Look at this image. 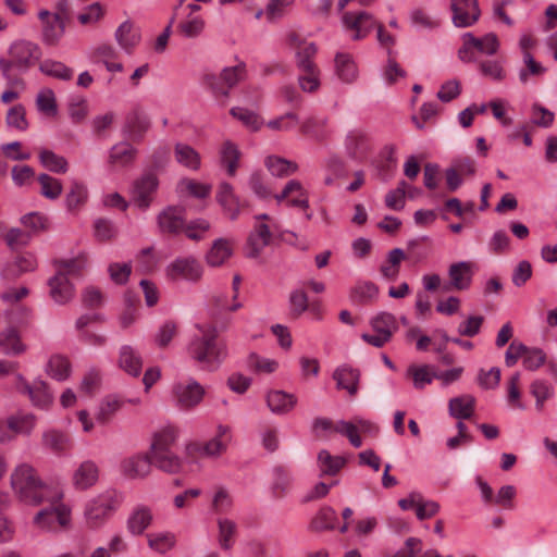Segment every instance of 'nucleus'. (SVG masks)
<instances>
[{
    "instance_id": "3",
    "label": "nucleus",
    "mask_w": 557,
    "mask_h": 557,
    "mask_svg": "<svg viewBox=\"0 0 557 557\" xmlns=\"http://www.w3.org/2000/svg\"><path fill=\"white\" fill-rule=\"evenodd\" d=\"M62 494L58 491L49 494L45 502L50 505L41 509L34 518V523L45 531H57L70 523V509L60 504Z\"/></svg>"
},
{
    "instance_id": "28",
    "label": "nucleus",
    "mask_w": 557,
    "mask_h": 557,
    "mask_svg": "<svg viewBox=\"0 0 557 557\" xmlns=\"http://www.w3.org/2000/svg\"><path fill=\"white\" fill-rule=\"evenodd\" d=\"M347 154L354 160H362L369 151V140L367 135L359 131L350 132L345 140Z\"/></svg>"
},
{
    "instance_id": "5",
    "label": "nucleus",
    "mask_w": 557,
    "mask_h": 557,
    "mask_svg": "<svg viewBox=\"0 0 557 557\" xmlns=\"http://www.w3.org/2000/svg\"><path fill=\"white\" fill-rule=\"evenodd\" d=\"M202 273V265L193 256L176 258L165 268V276L172 282L184 280L195 283L201 278Z\"/></svg>"
},
{
    "instance_id": "7",
    "label": "nucleus",
    "mask_w": 557,
    "mask_h": 557,
    "mask_svg": "<svg viewBox=\"0 0 557 557\" xmlns=\"http://www.w3.org/2000/svg\"><path fill=\"white\" fill-rule=\"evenodd\" d=\"M453 23L456 27H469L475 24L481 15L478 0H451Z\"/></svg>"
},
{
    "instance_id": "48",
    "label": "nucleus",
    "mask_w": 557,
    "mask_h": 557,
    "mask_svg": "<svg viewBox=\"0 0 557 557\" xmlns=\"http://www.w3.org/2000/svg\"><path fill=\"white\" fill-rule=\"evenodd\" d=\"M265 166L276 177L288 176L298 170V165L295 162L273 156L267 158Z\"/></svg>"
},
{
    "instance_id": "26",
    "label": "nucleus",
    "mask_w": 557,
    "mask_h": 557,
    "mask_svg": "<svg viewBox=\"0 0 557 557\" xmlns=\"http://www.w3.org/2000/svg\"><path fill=\"white\" fill-rule=\"evenodd\" d=\"M99 478V468L92 460L83 461L74 471L73 483L78 490L92 486Z\"/></svg>"
},
{
    "instance_id": "59",
    "label": "nucleus",
    "mask_w": 557,
    "mask_h": 557,
    "mask_svg": "<svg viewBox=\"0 0 557 557\" xmlns=\"http://www.w3.org/2000/svg\"><path fill=\"white\" fill-rule=\"evenodd\" d=\"M177 187L180 190H185L190 196L199 199L208 197L211 191V185L199 183L190 178H184L180 181Z\"/></svg>"
},
{
    "instance_id": "54",
    "label": "nucleus",
    "mask_w": 557,
    "mask_h": 557,
    "mask_svg": "<svg viewBox=\"0 0 557 557\" xmlns=\"http://www.w3.org/2000/svg\"><path fill=\"white\" fill-rule=\"evenodd\" d=\"M371 326L375 333L385 335L388 333V337L392 338L393 333L397 331L398 325L396 318L388 312H381L371 320Z\"/></svg>"
},
{
    "instance_id": "16",
    "label": "nucleus",
    "mask_w": 557,
    "mask_h": 557,
    "mask_svg": "<svg viewBox=\"0 0 557 557\" xmlns=\"http://www.w3.org/2000/svg\"><path fill=\"white\" fill-rule=\"evenodd\" d=\"M49 296L58 305H65L70 302L75 295L74 285L69 277L62 275L61 272L48 280Z\"/></svg>"
},
{
    "instance_id": "23",
    "label": "nucleus",
    "mask_w": 557,
    "mask_h": 557,
    "mask_svg": "<svg viewBox=\"0 0 557 557\" xmlns=\"http://www.w3.org/2000/svg\"><path fill=\"white\" fill-rule=\"evenodd\" d=\"M267 405L275 414H286L297 405V397L284 391H271L267 394Z\"/></svg>"
},
{
    "instance_id": "57",
    "label": "nucleus",
    "mask_w": 557,
    "mask_h": 557,
    "mask_svg": "<svg viewBox=\"0 0 557 557\" xmlns=\"http://www.w3.org/2000/svg\"><path fill=\"white\" fill-rule=\"evenodd\" d=\"M240 152L235 145L226 141L221 151V161L226 166L227 174L234 176L238 166Z\"/></svg>"
},
{
    "instance_id": "21",
    "label": "nucleus",
    "mask_w": 557,
    "mask_h": 557,
    "mask_svg": "<svg viewBox=\"0 0 557 557\" xmlns=\"http://www.w3.org/2000/svg\"><path fill=\"white\" fill-rule=\"evenodd\" d=\"M246 76V64L244 62H239L234 66L224 67L220 74V81L223 85L226 86L224 89L222 86L218 84L211 83L212 88L215 91L221 92L223 96H228V90L235 87L239 82H242Z\"/></svg>"
},
{
    "instance_id": "10",
    "label": "nucleus",
    "mask_w": 557,
    "mask_h": 557,
    "mask_svg": "<svg viewBox=\"0 0 557 557\" xmlns=\"http://www.w3.org/2000/svg\"><path fill=\"white\" fill-rule=\"evenodd\" d=\"M16 388L20 393L28 395L33 405L39 408H48L53 401V395L49 392L44 381H34L28 384L21 374L17 375Z\"/></svg>"
},
{
    "instance_id": "39",
    "label": "nucleus",
    "mask_w": 557,
    "mask_h": 557,
    "mask_svg": "<svg viewBox=\"0 0 557 557\" xmlns=\"http://www.w3.org/2000/svg\"><path fill=\"white\" fill-rule=\"evenodd\" d=\"M346 460L343 457H334L326 449H322L318 454V465L320 476L336 475L345 466Z\"/></svg>"
},
{
    "instance_id": "47",
    "label": "nucleus",
    "mask_w": 557,
    "mask_h": 557,
    "mask_svg": "<svg viewBox=\"0 0 557 557\" xmlns=\"http://www.w3.org/2000/svg\"><path fill=\"white\" fill-rule=\"evenodd\" d=\"M44 446L54 454H61L71 446L70 438L59 431H47L42 435Z\"/></svg>"
},
{
    "instance_id": "58",
    "label": "nucleus",
    "mask_w": 557,
    "mask_h": 557,
    "mask_svg": "<svg viewBox=\"0 0 557 557\" xmlns=\"http://www.w3.org/2000/svg\"><path fill=\"white\" fill-rule=\"evenodd\" d=\"M121 406L122 403L117 398L108 396L101 403L96 414V420L101 424H107L109 421H111L112 417L117 412Z\"/></svg>"
},
{
    "instance_id": "36",
    "label": "nucleus",
    "mask_w": 557,
    "mask_h": 557,
    "mask_svg": "<svg viewBox=\"0 0 557 557\" xmlns=\"http://www.w3.org/2000/svg\"><path fill=\"white\" fill-rule=\"evenodd\" d=\"M434 373L429 364H410L406 370V376L412 380L416 389H423L431 384L435 379Z\"/></svg>"
},
{
    "instance_id": "64",
    "label": "nucleus",
    "mask_w": 557,
    "mask_h": 557,
    "mask_svg": "<svg viewBox=\"0 0 557 557\" xmlns=\"http://www.w3.org/2000/svg\"><path fill=\"white\" fill-rule=\"evenodd\" d=\"M180 32L187 38L198 37L205 29V21L200 16H189L178 24Z\"/></svg>"
},
{
    "instance_id": "51",
    "label": "nucleus",
    "mask_w": 557,
    "mask_h": 557,
    "mask_svg": "<svg viewBox=\"0 0 557 557\" xmlns=\"http://www.w3.org/2000/svg\"><path fill=\"white\" fill-rule=\"evenodd\" d=\"M47 371L58 381H64L70 376L71 363L65 356L54 355L49 359Z\"/></svg>"
},
{
    "instance_id": "33",
    "label": "nucleus",
    "mask_w": 557,
    "mask_h": 557,
    "mask_svg": "<svg viewBox=\"0 0 557 557\" xmlns=\"http://www.w3.org/2000/svg\"><path fill=\"white\" fill-rule=\"evenodd\" d=\"M37 268V260L32 253H24L7 265L3 275L8 278L18 277L26 272H32Z\"/></svg>"
},
{
    "instance_id": "22",
    "label": "nucleus",
    "mask_w": 557,
    "mask_h": 557,
    "mask_svg": "<svg viewBox=\"0 0 557 557\" xmlns=\"http://www.w3.org/2000/svg\"><path fill=\"white\" fill-rule=\"evenodd\" d=\"M141 35L138 27L131 21L123 22L115 30V40L126 52L132 53L135 47L140 42Z\"/></svg>"
},
{
    "instance_id": "62",
    "label": "nucleus",
    "mask_w": 557,
    "mask_h": 557,
    "mask_svg": "<svg viewBox=\"0 0 557 557\" xmlns=\"http://www.w3.org/2000/svg\"><path fill=\"white\" fill-rule=\"evenodd\" d=\"M35 425V417L30 413L17 414L8 420V426L21 434H29Z\"/></svg>"
},
{
    "instance_id": "52",
    "label": "nucleus",
    "mask_w": 557,
    "mask_h": 557,
    "mask_svg": "<svg viewBox=\"0 0 557 557\" xmlns=\"http://www.w3.org/2000/svg\"><path fill=\"white\" fill-rule=\"evenodd\" d=\"M377 294V285L372 282H361L351 288L350 299L356 304H367L376 298Z\"/></svg>"
},
{
    "instance_id": "42",
    "label": "nucleus",
    "mask_w": 557,
    "mask_h": 557,
    "mask_svg": "<svg viewBox=\"0 0 557 557\" xmlns=\"http://www.w3.org/2000/svg\"><path fill=\"white\" fill-rule=\"evenodd\" d=\"M337 520L336 511L325 506L319 510L315 517L311 520L309 529L313 532H322L325 530H333Z\"/></svg>"
},
{
    "instance_id": "20",
    "label": "nucleus",
    "mask_w": 557,
    "mask_h": 557,
    "mask_svg": "<svg viewBox=\"0 0 557 557\" xmlns=\"http://www.w3.org/2000/svg\"><path fill=\"white\" fill-rule=\"evenodd\" d=\"M335 74L345 84H352L358 77V67L351 54L337 52L334 58Z\"/></svg>"
},
{
    "instance_id": "34",
    "label": "nucleus",
    "mask_w": 557,
    "mask_h": 557,
    "mask_svg": "<svg viewBox=\"0 0 557 557\" xmlns=\"http://www.w3.org/2000/svg\"><path fill=\"white\" fill-rule=\"evenodd\" d=\"M152 518L148 507L138 506L127 520V529L132 534L139 535L150 525Z\"/></svg>"
},
{
    "instance_id": "4",
    "label": "nucleus",
    "mask_w": 557,
    "mask_h": 557,
    "mask_svg": "<svg viewBox=\"0 0 557 557\" xmlns=\"http://www.w3.org/2000/svg\"><path fill=\"white\" fill-rule=\"evenodd\" d=\"M231 429L227 425L220 424L216 428V434L208 442H190L186 445V455L190 458L208 457L218 458L224 454L231 443Z\"/></svg>"
},
{
    "instance_id": "49",
    "label": "nucleus",
    "mask_w": 557,
    "mask_h": 557,
    "mask_svg": "<svg viewBox=\"0 0 557 557\" xmlns=\"http://www.w3.org/2000/svg\"><path fill=\"white\" fill-rule=\"evenodd\" d=\"M39 70L48 76L61 79L70 81L73 77V70L66 66L64 63L55 60H45L40 63Z\"/></svg>"
},
{
    "instance_id": "50",
    "label": "nucleus",
    "mask_w": 557,
    "mask_h": 557,
    "mask_svg": "<svg viewBox=\"0 0 557 557\" xmlns=\"http://www.w3.org/2000/svg\"><path fill=\"white\" fill-rule=\"evenodd\" d=\"M326 124L325 117H309L301 124L300 131L304 135L321 141L327 136Z\"/></svg>"
},
{
    "instance_id": "24",
    "label": "nucleus",
    "mask_w": 557,
    "mask_h": 557,
    "mask_svg": "<svg viewBox=\"0 0 557 557\" xmlns=\"http://www.w3.org/2000/svg\"><path fill=\"white\" fill-rule=\"evenodd\" d=\"M216 200L222 206L224 213L231 220H236L240 212V203L238 197L234 194V189L228 183H221L216 193Z\"/></svg>"
},
{
    "instance_id": "35",
    "label": "nucleus",
    "mask_w": 557,
    "mask_h": 557,
    "mask_svg": "<svg viewBox=\"0 0 557 557\" xmlns=\"http://www.w3.org/2000/svg\"><path fill=\"white\" fill-rule=\"evenodd\" d=\"M65 32V22L61 14L55 13V17L42 24V41L49 46H55Z\"/></svg>"
},
{
    "instance_id": "32",
    "label": "nucleus",
    "mask_w": 557,
    "mask_h": 557,
    "mask_svg": "<svg viewBox=\"0 0 557 557\" xmlns=\"http://www.w3.org/2000/svg\"><path fill=\"white\" fill-rule=\"evenodd\" d=\"M333 379L336 381L338 388L346 389L349 395H356L358 392V383L360 372L348 367H341L335 370Z\"/></svg>"
},
{
    "instance_id": "61",
    "label": "nucleus",
    "mask_w": 557,
    "mask_h": 557,
    "mask_svg": "<svg viewBox=\"0 0 557 557\" xmlns=\"http://www.w3.org/2000/svg\"><path fill=\"white\" fill-rule=\"evenodd\" d=\"M335 432L346 436L355 448H359L362 445L357 423L341 420L335 425Z\"/></svg>"
},
{
    "instance_id": "45",
    "label": "nucleus",
    "mask_w": 557,
    "mask_h": 557,
    "mask_svg": "<svg viewBox=\"0 0 557 557\" xmlns=\"http://www.w3.org/2000/svg\"><path fill=\"white\" fill-rule=\"evenodd\" d=\"M37 181L40 185V195L47 199H58L63 190L62 183L59 178H55L47 173L38 175Z\"/></svg>"
},
{
    "instance_id": "30",
    "label": "nucleus",
    "mask_w": 557,
    "mask_h": 557,
    "mask_svg": "<svg viewBox=\"0 0 557 557\" xmlns=\"http://www.w3.org/2000/svg\"><path fill=\"white\" fill-rule=\"evenodd\" d=\"M475 408V398L466 394L449 399V414L456 419L465 420L472 417Z\"/></svg>"
},
{
    "instance_id": "18",
    "label": "nucleus",
    "mask_w": 557,
    "mask_h": 557,
    "mask_svg": "<svg viewBox=\"0 0 557 557\" xmlns=\"http://www.w3.org/2000/svg\"><path fill=\"white\" fill-rule=\"evenodd\" d=\"M449 288L456 290H466L470 287L473 276V267L471 262L459 261L450 264L448 269Z\"/></svg>"
},
{
    "instance_id": "37",
    "label": "nucleus",
    "mask_w": 557,
    "mask_h": 557,
    "mask_svg": "<svg viewBox=\"0 0 557 557\" xmlns=\"http://www.w3.org/2000/svg\"><path fill=\"white\" fill-rule=\"evenodd\" d=\"M55 272H61L65 277H74L81 275L86 268V257L79 255L71 259H60L53 261Z\"/></svg>"
},
{
    "instance_id": "55",
    "label": "nucleus",
    "mask_w": 557,
    "mask_h": 557,
    "mask_svg": "<svg viewBox=\"0 0 557 557\" xmlns=\"http://www.w3.org/2000/svg\"><path fill=\"white\" fill-rule=\"evenodd\" d=\"M148 545L151 549L165 554L175 545V535L170 532L148 534Z\"/></svg>"
},
{
    "instance_id": "40",
    "label": "nucleus",
    "mask_w": 557,
    "mask_h": 557,
    "mask_svg": "<svg viewBox=\"0 0 557 557\" xmlns=\"http://www.w3.org/2000/svg\"><path fill=\"white\" fill-rule=\"evenodd\" d=\"M39 161L50 172L64 174L69 169L67 160L49 149H40Z\"/></svg>"
},
{
    "instance_id": "27",
    "label": "nucleus",
    "mask_w": 557,
    "mask_h": 557,
    "mask_svg": "<svg viewBox=\"0 0 557 557\" xmlns=\"http://www.w3.org/2000/svg\"><path fill=\"white\" fill-rule=\"evenodd\" d=\"M178 437V431L174 426H165L156 432L150 446V455L173 450Z\"/></svg>"
},
{
    "instance_id": "25",
    "label": "nucleus",
    "mask_w": 557,
    "mask_h": 557,
    "mask_svg": "<svg viewBox=\"0 0 557 557\" xmlns=\"http://www.w3.org/2000/svg\"><path fill=\"white\" fill-rule=\"evenodd\" d=\"M137 156V149L129 141L115 144L109 153V164L117 168H126L133 164Z\"/></svg>"
},
{
    "instance_id": "13",
    "label": "nucleus",
    "mask_w": 557,
    "mask_h": 557,
    "mask_svg": "<svg viewBox=\"0 0 557 557\" xmlns=\"http://www.w3.org/2000/svg\"><path fill=\"white\" fill-rule=\"evenodd\" d=\"M342 20L347 29L355 32L352 35L354 40L364 38L373 27L379 25L375 18L366 11L358 13L346 12Z\"/></svg>"
},
{
    "instance_id": "19",
    "label": "nucleus",
    "mask_w": 557,
    "mask_h": 557,
    "mask_svg": "<svg viewBox=\"0 0 557 557\" xmlns=\"http://www.w3.org/2000/svg\"><path fill=\"white\" fill-rule=\"evenodd\" d=\"M113 511L110 497L100 496L92 499L86 507L85 516L91 527L99 525Z\"/></svg>"
},
{
    "instance_id": "12",
    "label": "nucleus",
    "mask_w": 557,
    "mask_h": 557,
    "mask_svg": "<svg viewBox=\"0 0 557 557\" xmlns=\"http://www.w3.org/2000/svg\"><path fill=\"white\" fill-rule=\"evenodd\" d=\"M159 230L162 234L177 235L185 226V209L178 206H169L157 216Z\"/></svg>"
},
{
    "instance_id": "53",
    "label": "nucleus",
    "mask_w": 557,
    "mask_h": 557,
    "mask_svg": "<svg viewBox=\"0 0 557 557\" xmlns=\"http://www.w3.org/2000/svg\"><path fill=\"white\" fill-rule=\"evenodd\" d=\"M530 393L535 398L536 409L541 411L544 408V403L553 397L554 387L544 380H535L530 385Z\"/></svg>"
},
{
    "instance_id": "63",
    "label": "nucleus",
    "mask_w": 557,
    "mask_h": 557,
    "mask_svg": "<svg viewBox=\"0 0 557 557\" xmlns=\"http://www.w3.org/2000/svg\"><path fill=\"white\" fill-rule=\"evenodd\" d=\"M290 482V475L286 470H284L282 467L274 468L272 490L275 496H283L289 488Z\"/></svg>"
},
{
    "instance_id": "29",
    "label": "nucleus",
    "mask_w": 557,
    "mask_h": 557,
    "mask_svg": "<svg viewBox=\"0 0 557 557\" xmlns=\"http://www.w3.org/2000/svg\"><path fill=\"white\" fill-rule=\"evenodd\" d=\"M119 366L129 375L138 376L141 373L143 360L131 345H123L120 349Z\"/></svg>"
},
{
    "instance_id": "6",
    "label": "nucleus",
    "mask_w": 557,
    "mask_h": 557,
    "mask_svg": "<svg viewBox=\"0 0 557 557\" xmlns=\"http://www.w3.org/2000/svg\"><path fill=\"white\" fill-rule=\"evenodd\" d=\"M159 187V180L152 172H146L134 181L131 189V200L141 210L152 203Z\"/></svg>"
},
{
    "instance_id": "9",
    "label": "nucleus",
    "mask_w": 557,
    "mask_h": 557,
    "mask_svg": "<svg viewBox=\"0 0 557 557\" xmlns=\"http://www.w3.org/2000/svg\"><path fill=\"white\" fill-rule=\"evenodd\" d=\"M10 55L14 66L25 71L39 60L40 48L30 41L20 40L14 42L10 48Z\"/></svg>"
},
{
    "instance_id": "46",
    "label": "nucleus",
    "mask_w": 557,
    "mask_h": 557,
    "mask_svg": "<svg viewBox=\"0 0 557 557\" xmlns=\"http://www.w3.org/2000/svg\"><path fill=\"white\" fill-rule=\"evenodd\" d=\"M88 198L87 187L77 181H73L71 188L65 196V205L69 211H74L81 208Z\"/></svg>"
},
{
    "instance_id": "41",
    "label": "nucleus",
    "mask_w": 557,
    "mask_h": 557,
    "mask_svg": "<svg viewBox=\"0 0 557 557\" xmlns=\"http://www.w3.org/2000/svg\"><path fill=\"white\" fill-rule=\"evenodd\" d=\"M0 349L7 355H18L25 350L16 329L9 327L0 333Z\"/></svg>"
},
{
    "instance_id": "1",
    "label": "nucleus",
    "mask_w": 557,
    "mask_h": 557,
    "mask_svg": "<svg viewBox=\"0 0 557 557\" xmlns=\"http://www.w3.org/2000/svg\"><path fill=\"white\" fill-rule=\"evenodd\" d=\"M196 327L199 334L189 342L187 352L202 369L215 371L228 356L226 342L219 339V332L224 331L226 326L219 329L214 324H198Z\"/></svg>"
},
{
    "instance_id": "2",
    "label": "nucleus",
    "mask_w": 557,
    "mask_h": 557,
    "mask_svg": "<svg viewBox=\"0 0 557 557\" xmlns=\"http://www.w3.org/2000/svg\"><path fill=\"white\" fill-rule=\"evenodd\" d=\"M11 485L20 499L26 504L39 505L54 492L37 475L36 470L23 463L16 467L11 475Z\"/></svg>"
},
{
    "instance_id": "38",
    "label": "nucleus",
    "mask_w": 557,
    "mask_h": 557,
    "mask_svg": "<svg viewBox=\"0 0 557 557\" xmlns=\"http://www.w3.org/2000/svg\"><path fill=\"white\" fill-rule=\"evenodd\" d=\"M463 40H469L472 49H476L487 55L495 54L499 47L497 36L494 33H488L482 38H476L471 33H466Z\"/></svg>"
},
{
    "instance_id": "8",
    "label": "nucleus",
    "mask_w": 557,
    "mask_h": 557,
    "mask_svg": "<svg viewBox=\"0 0 557 557\" xmlns=\"http://www.w3.org/2000/svg\"><path fill=\"white\" fill-rule=\"evenodd\" d=\"M150 120L148 115L140 109H133L125 116L122 133L133 143H140L145 134L150 128Z\"/></svg>"
},
{
    "instance_id": "15",
    "label": "nucleus",
    "mask_w": 557,
    "mask_h": 557,
    "mask_svg": "<svg viewBox=\"0 0 557 557\" xmlns=\"http://www.w3.org/2000/svg\"><path fill=\"white\" fill-rule=\"evenodd\" d=\"M272 233L268 224L260 223L248 235L245 245V256L249 259L258 258L263 249L270 245Z\"/></svg>"
},
{
    "instance_id": "11",
    "label": "nucleus",
    "mask_w": 557,
    "mask_h": 557,
    "mask_svg": "<svg viewBox=\"0 0 557 557\" xmlns=\"http://www.w3.org/2000/svg\"><path fill=\"white\" fill-rule=\"evenodd\" d=\"M176 405L184 410L196 407L203 398L205 388L195 380L187 384L178 383L173 387Z\"/></svg>"
},
{
    "instance_id": "14",
    "label": "nucleus",
    "mask_w": 557,
    "mask_h": 557,
    "mask_svg": "<svg viewBox=\"0 0 557 557\" xmlns=\"http://www.w3.org/2000/svg\"><path fill=\"white\" fill-rule=\"evenodd\" d=\"M289 45L292 48L296 50V63L297 67L301 72H311L314 69H318L314 62L312 61L313 57L317 53V47L313 42L302 41L299 36L295 33H292L288 36Z\"/></svg>"
},
{
    "instance_id": "44",
    "label": "nucleus",
    "mask_w": 557,
    "mask_h": 557,
    "mask_svg": "<svg viewBox=\"0 0 557 557\" xmlns=\"http://www.w3.org/2000/svg\"><path fill=\"white\" fill-rule=\"evenodd\" d=\"M232 255V248L227 240L216 239L207 253V262L210 267H220Z\"/></svg>"
},
{
    "instance_id": "60",
    "label": "nucleus",
    "mask_w": 557,
    "mask_h": 557,
    "mask_svg": "<svg viewBox=\"0 0 557 557\" xmlns=\"http://www.w3.org/2000/svg\"><path fill=\"white\" fill-rule=\"evenodd\" d=\"M231 114L239 120L245 126L251 131H258L262 124L258 114L249 109L242 107H234L231 109Z\"/></svg>"
},
{
    "instance_id": "56",
    "label": "nucleus",
    "mask_w": 557,
    "mask_h": 557,
    "mask_svg": "<svg viewBox=\"0 0 557 557\" xmlns=\"http://www.w3.org/2000/svg\"><path fill=\"white\" fill-rule=\"evenodd\" d=\"M219 544L222 549L228 550L233 546V537L236 534L237 525L233 520L230 519H219Z\"/></svg>"
},
{
    "instance_id": "17",
    "label": "nucleus",
    "mask_w": 557,
    "mask_h": 557,
    "mask_svg": "<svg viewBox=\"0 0 557 557\" xmlns=\"http://www.w3.org/2000/svg\"><path fill=\"white\" fill-rule=\"evenodd\" d=\"M152 460L150 454L135 455L121 462V471L128 479L146 478L151 471Z\"/></svg>"
},
{
    "instance_id": "43",
    "label": "nucleus",
    "mask_w": 557,
    "mask_h": 557,
    "mask_svg": "<svg viewBox=\"0 0 557 557\" xmlns=\"http://www.w3.org/2000/svg\"><path fill=\"white\" fill-rule=\"evenodd\" d=\"M174 154L176 161L191 170H198L200 166L199 153L189 145L178 143L175 145Z\"/></svg>"
},
{
    "instance_id": "31",
    "label": "nucleus",
    "mask_w": 557,
    "mask_h": 557,
    "mask_svg": "<svg viewBox=\"0 0 557 557\" xmlns=\"http://www.w3.org/2000/svg\"><path fill=\"white\" fill-rule=\"evenodd\" d=\"M150 456L152 466L157 467L163 472L176 474L180 473L183 469V460L174 450L158 453Z\"/></svg>"
}]
</instances>
